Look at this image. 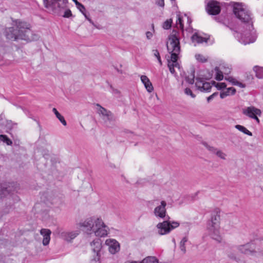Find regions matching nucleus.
<instances>
[{
  "label": "nucleus",
  "instance_id": "bb28decb",
  "mask_svg": "<svg viewBox=\"0 0 263 263\" xmlns=\"http://www.w3.org/2000/svg\"><path fill=\"white\" fill-rule=\"evenodd\" d=\"M139 263H158V260L154 256H148Z\"/></svg>",
  "mask_w": 263,
  "mask_h": 263
},
{
  "label": "nucleus",
  "instance_id": "79ce46f5",
  "mask_svg": "<svg viewBox=\"0 0 263 263\" xmlns=\"http://www.w3.org/2000/svg\"><path fill=\"white\" fill-rule=\"evenodd\" d=\"M217 93H214L213 94H212V95H211L210 96H209V97L207 98V101L208 102H209L211 100H212L213 98H214V97L216 95H217Z\"/></svg>",
  "mask_w": 263,
  "mask_h": 263
},
{
  "label": "nucleus",
  "instance_id": "cd10ccee",
  "mask_svg": "<svg viewBox=\"0 0 263 263\" xmlns=\"http://www.w3.org/2000/svg\"><path fill=\"white\" fill-rule=\"evenodd\" d=\"M187 240L186 237H184L180 242V249L183 253H185L186 252L185 243L187 241Z\"/></svg>",
  "mask_w": 263,
  "mask_h": 263
},
{
  "label": "nucleus",
  "instance_id": "f03ea898",
  "mask_svg": "<svg viewBox=\"0 0 263 263\" xmlns=\"http://www.w3.org/2000/svg\"><path fill=\"white\" fill-rule=\"evenodd\" d=\"M12 27L7 28L4 34L6 37L9 40L17 41L23 40L28 42L36 39L30 30V26L26 22L17 20L12 22Z\"/></svg>",
  "mask_w": 263,
  "mask_h": 263
},
{
  "label": "nucleus",
  "instance_id": "b1692460",
  "mask_svg": "<svg viewBox=\"0 0 263 263\" xmlns=\"http://www.w3.org/2000/svg\"><path fill=\"white\" fill-rule=\"evenodd\" d=\"M253 70L256 73V76L259 79L263 78V67L255 66Z\"/></svg>",
  "mask_w": 263,
  "mask_h": 263
},
{
  "label": "nucleus",
  "instance_id": "f3484780",
  "mask_svg": "<svg viewBox=\"0 0 263 263\" xmlns=\"http://www.w3.org/2000/svg\"><path fill=\"white\" fill-rule=\"evenodd\" d=\"M203 144L209 151L215 154L219 158L222 160H225L226 159L227 155L222 151L216 148H215L213 146H211L209 145L207 143H203Z\"/></svg>",
  "mask_w": 263,
  "mask_h": 263
},
{
  "label": "nucleus",
  "instance_id": "a19ab883",
  "mask_svg": "<svg viewBox=\"0 0 263 263\" xmlns=\"http://www.w3.org/2000/svg\"><path fill=\"white\" fill-rule=\"evenodd\" d=\"M234 85L238 86L241 88H244L245 87V85L237 81H236V83H234Z\"/></svg>",
  "mask_w": 263,
  "mask_h": 263
},
{
  "label": "nucleus",
  "instance_id": "a878e982",
  "mask_svg": "<svg viewBox=\"0 0 263 263\" xmlns=\"http://www.w3.org/2000/svg\"><path fill=\"white\" fill-rule=\"evenodd\" d=\"M235 128L237 129L240 132L246 134L248 136H252V134L251 132H250L248 129H247L245 126L240 125H235Z\"/></svg>",
  "mask_w": 263,
  "mask_h": 263
},
{
  "label": "nucleus",
  "instance_id": "6e6552de",
  "mask_svg": "<svg viewBox=\"0 0 263 263\" xmlns=\"http://www.w3.org/2000/svg\"><path fill=\"white\" fill-rule=\"evenodd\" d=\"M67 0H43V4L47 9L61 10L67 7Z\"/></svg>",
  "mask_w": 263,
  "mask_h": 263
},
{
  "label": "nucleus",
  "instance_id": "c756f323",
  "mask_svg": "<svg viewBox=\"0 0 263 263\" xmlns=\"http://www.w3.org/2000/svg\"><path fill=\"white\" fill-rule=\"evenodd\" d=\"M0 140L6 143L8 145H10L12 143L10 139H9L6 135H1Z\"/></svg>",
  "mask_w": 263,
  "mask_h": 263
},
{
  "label": "nucleus",
  "instance_id": "c85d7f7f",
  "mask_svg": "<svg viewBox=\"0 0 263 263\" xmlns=\"http://www.w3.org/2000/svg\"><path fill=\"white\" fill-rule=\"evenodd\" d=\"M212 84L217 88V89L220 90L221 89L224 88L226 87L227 85L225 83L219 82L216 83L214 81H212Z\"/></svg>",
  "mask_w": 263,
  "mask_h": 263
},
{
  "label": "nucleus",
  "instance_id": "4c0bfd02",
  "mask_svg": "<svg viewBox=\"0 0 263 263\" xmlns=\"http://www.w3.org/2000/svg\"><path fill=\"white\" fill-rule=\"evenodd\" d=\"M77 7L82 13L85 12V8L82 4L80 3Z\"/></svg>",
  "mask_w": 263,
  "mask_h": 263
},
{
  "label": "nucleus",
  "instance_id": "58836bf2",
  "mask_svg": "<svg viewBox=\"0 0 263 263\" xmlns=\"http://www.w3.org/2000/svg\"><path fill=\"white\" fill-rule=\"evenodd\" d=\"M72 15L71 12L69 9H67L65 11L63 17L68 18Z\"/></svg>",
  "mask_w": 263,
  "mask_h": 263
},
{
  "label": "nucleus",
  "instance_id": "1a4fd4ad",
  "mask_svg": "<svg viewBox=\"0 0 263 263\" xmlns=\"http://www.w3.org/2000/svg\"><path fill=\"white\" fill-rule=\"evenodd\" d=\"M242 112L244 115L255 120L257 124L260 123L258 117L261 115V111L260 109L254 106H251L243 108Z\"/></svg>",
  "mask_w": 263,
  "mask_h": 263
},
{
  "label": "nucleus",
  "instance_id": "423d86ee",
  "mask_svg": "<svg viewBox=\"0 0 263 263\" xmlns=\"http://www.w3.org/2000/svg\"><path fill=\"white\" fill-rule=\"evenodd\" d=\"M180 224L178 221L164 220L156 225L157 233L160 235L169 234L172 230L178 228Z\"/></svg>",
  "mask_w": 263,
  "mask_h": 263
},
{
  "label": "nucleus",
  "instance_id": "e433bc0d",
  "mask_svg": "<svg viewBox=\"0 0 263 263\" xmlns=\"http://www.w3.org/2000/svg\"><path fill=\"white\" fill-rule=\"evenodd\" d=\"M186 81L189 83V84H193L194 82V76L192 74H191L190 76H188L186 78Z\"/></svg>",
  "mask_w": 263,
  "mask_h": 263
},
{
  "label": "nucleus",
  "instance_id": "473e14b6",
  "mask_svg": "<svg viewBox=\"0 0 263 263\" xmlns=\"http://www.w3.org/2000/svg\"><path fill=\"white\" fill-rule=\"evenodd\" d=\"M219 67L225 75H227L231 72V68L228 67H226L224 66H221Z\"/></svg>",
  "mask_w": 263,
  "mask_h": 263
},
{
  "label": "nucleus",
  "instance_id": "ddd939ff",
  "mask_svg": "<svg viewBox=\"0 0 263 263\" xmlns=\"http://www.w3.org/2000/svg\"><path fill=\"white\" fill-rule=\"evenodd\" d=\"M166 202L162 200L160 204L156 206L154 210V214L155 216L159 219H165L166 217H168L166 215Z\"/></svg>",
  "mask_w": 263,
  "mask_h": 263
},
{
  "label": "nucleus",
  "instance_id": "f257e3e1",
  "mask_svg": "<svg viewBox=\"0 0 263 263\" xmlns=\"http://www.w3.org/2000/svg\"><path fill=\"white\" fill-rule=\"evenodd\" d=\"M233 7L234 14L241 22L238 28V32L235 31L234 33V36L244 45L254 42L256 39V34L254 30L250 11L242 3H235Z\"/></svg>",
  "mask_w": 263,
  "mask_h": 263
},
{
  "label": "nucleus",
  "instance_id": "6ab92c4d",
  "mask_svg": "<svg viewBox=\"0 0 263 263\" xmlns=\"http://www.w3.org/2000/svg\"><path fill=\"white\" fill-rule=\"evenodd\" d=\"M97 106L98 114L101 115L104 120H110L112 119V115L110 111L107 110L99 104H97Z\"/></svg>",
  "mask_w": 263,
  "mask_h": 263
},
{
  "label": "nucleus",
  "instance_id": "a211bd4d",
  "mask_svg": "<svg viewBox=\"0 0 263 263\" xmlns=\"http://www.w3.org/2000/svg\"><path fill=\"white\" fill-rule=\"evenodd\" d=\"M40 234L43 236V244L47 246L49 243L50 240V235L51 231L48 229H42L40 230Z\"/></svg>",
  "mask_w": 263,
  "mask_h": 263
},
{
  "label": "nucleus",
  "instance_id": "2eb2a0df",
  "mask_svg": "<svg viewBox=\"0 0 263 263\" xmlns=\"http://www.w3.org/2000/svg\"><path fill=\"white\" fill-rule=\"evenodd\" d=\"M105 243L108 246L109 251L112 254H115L120 250V245L115 239H107L105 241Z\"/></svg>",
  "mask_w": 263,
  "mask_h": 263
},
{
  "label": "nucleus",
  "instance_id": "f704fd0d",
  "mask_svg": "<svg viewBox=\"0 0 263 263\" xmlns=\"http://www.w3.org/2000/svg\"><path fill=\"white\" fill-rule=\"evenodd\" d=\"M225 80L231 83L233 85L236 83L237 80L233 77L230 76H226Z\"/></svg>",
  "mask_w": 263,
  "mask_h": 263
},
{
  "label": "nucleus",
  "instance_id": "9b49d317",
  "mask_svg": "<svg viewBox=\"0 0 263 263\" xmlns=\"http://www.w3.org/2000/svg\"><path fill=\"white\" fill-rule=\"evenodd\" d=\"M90 246L91 251L94 253L93 259L95 261H99L102 248L101 240L98 238H95L90 242Z\"/></svg>",
  "mask_w": 263,
  "mask_h": 263
},
{
  "label": "nucleus",
  "instance_id": "aec40b11",
  "mask_svg": "<svg viewBox=\"0 0 263 263\" xmlns=\"http://www.w3.org/2000/svg\"><path fill=\"white\" fill-rule=\"evenodd\" d=\"M140 79L146 90L148 92H152L154 90V87L148 77L146 76L142 75L140 77Z\"/></svg>",
  "mask_w": 263,
  "mask_h": 263
},
{
  "label": "nucleus",
  "instance_id": "5701e85b",
  "mask_svg": "<svg viewBox=\"0 0 263 263\" xmlns=\"http://www.w3.org/2000/svg\"><path fill=\"white\" fill-rule=\"evenodd\" d=\"M215 79L217 81H221L223 78V71L221 70L220 68L219 67H216L215 68Z\"/></svg>",
  "mask_w": 263,
  "mask_h": 263
},
{
  "label": "nucleus",
  "instance_id": "7c9ffc66",
  "mask_svg": "<svg viewBox=\"0 0 263 263\" xmlns=\"http://www.w3.org/2000/svg\"><path fill=\"white\" fill-rule=\"evenodd\" d=\"M195 58L197 60V61L201 63L205 62L207 61L206 58L200 54H196Z\"/></svg>",
  "mask_w": 263,
  "mask_h": 263
},
{
  "label": "nucleus",
  "instance_id": "39448f33",
  "mask_svg": "<svg viewBox=\"0 0 263 263\" xmlns=\"http://www.w3.org/2000/svg\"><path fill=\"white\" fill-rule=\"evenodd\" d=\"M220 211L219 209H215L212 213L211 219L207 224V230L212 238L220 242L221 237L220 235Z\"/></svg>",
  "mask_w": 263,
  "mask_h": 263
},
{
  "label": "nucleus",
  "instance_id": "4468645a",
  "mask_svg": "<svg viewBox=\"0 0 263 263\" xmlns=\"http://www.w3.org/2000/svg\"><path fill=\"white\" fill-rule=\"evenodd\" d=\"M195 85L199 90L202 92H208L210 91L212 84V81L211 83L205 81L203 79L196 78Z\"/></svg>",
  "mask_w": 263,
  "mask_h": 263
},
{
  "label": "nucleus",
  "instance_id": "9d476101",
  "mask_svg": "<svg viewBox=\"0 0 263 263\" xmlns=\"http://www.w3.org/2000/svg\"><path fill=\"white\" fill-rule=\"evenodd\" d=\"M177 16L176 27L181 29L182 30H183L185 28L186 30L189 31L190 24L192 22L191 18L185 14L184 15L177 14Z\"/></svg>",
  "mask_w": 263,
  "mask_h": 263
},
{
  "label": "nucleus",
  "instance_id": "c03bdc74",
  "mask_svg": "<svg viewBox=\"0 0 263 263\" xmlns=\"http://www.w3.org/2000/svg\"><path fill=\"white\" fill-rule=\"evenodd\" d=\"M146 37L148 39H150L152 38V37L153 36V34L152 32H149V31H147L146 33Z\"/></svg>",
  "mask_w": 263,
  "mask_h": 263
},
{
  "label": "nucleus",
  "instance_id": "ea45409f",
  "mask_svg": "<svg viewBox=\"0 0 263 263\" xmlns=\"http://www.w3.org/2000/svg\"><path fill=\"white\" fill-rule=\"evenodd\" d=\"M156 3L159 6L163 7L164 6V0H156Z\"/></svg>",
  "mask_w": 263,
  "mask_h": 263
},
{
  "label": "nucleus",
  "instance_id": "412c9836",
  "mask_svg": "<svg viewBox=\"0 0 263 263\" xmlns=\"http://www.w3.org/2000/svg\"><path fill=\"white\" fill-rule=\"evenodd\" d=\"M192 41L194 43L195 46L196 44H201L203 42H207L208 38L203 37L199 34L198 33L195 32L192 36Z\"/></svg>",
  "mask_w": 263,
  "mask_h": 263
},
{
  "label": "nucleus",
  "instance_id": "a18cd8bd",
  "mask_svg": "<svg viewBox=\"0 0 263 263\" xmlns=\"http://www.w3.org/2000/svg\"><path fill=\"white\" fill-rule=\"evenodd\" d=\"M72 1L75 3L77 7L80 4L77 0H72Z\"/></svg>",
  "mask_w": 263,
  "mask_h": 263
},
{
  "label": "nucleus",
  "instance_id": "72a5a7b5",
  "mask_svg": "<svg viewBox=\"0 0 263 263\" xmlns=\"http://www.w3.org/2000/svg\"><path fill=\"white\" fill-rule=\"evenodd\" d=\"M154 56L157 59L158 61L160 66L162 65V61L161 60L160 55L159 51L157 50H155L153 51Z\"/></svg>",
  "mask_w": 263,
  "mask_h": 263
},
{
  "label": "nucleus",
  "instance_id": "49530a36",
  "mask_svg": "<svg viewBox=\"0 0 263 263\" xmlns=\"http://www.w3.org/2000/svg\"><path fill=\"white\" fill-rule=\"evenodd\" d=\"M171 1L173 2V1H175V0H171Z\"/></svg>",
  "mask_w": 263,
  "mask_h": 263
},
{
  "label": "nucleus",
  "instance_id": "c9c22d12",
  "mask_svg": "<svg viewBox=\"0 0 263 263\" xmlns=\"http://www.w3.org/2000/svg\"><path fill=\"white\" fill-rule=\"evenodd\" d=\"M184 92L186 95L190 96L193 98L195 97V95L192 92V90L190 88H185Z\"/></svg>",
  "mask_w": 263,
  "mask_h": 263
},
{
  "label": "nucleus",
  "instance_id": "0eeeda50",
  "mask_svg": "<svg viewBox=\"0 0 263 263\" xmlns=\"http://www.w3.org/2000/svg\"><path fill=\"white\" fill-rule=\"evenodd\" d=\"M258 241L255 243H249L238 247V250L242 253L249 255L259 256L262 253L260 251V248L258 246Z\"/></svg>",
  "mask_w": 263,
  "mask_h": 263
},
{
  "label": "nucleus",
  "instance_id": "dca6fc26",
  "mask_svg": "<svg viewBox=\"0 0 263 263\" xmlns=\"http://www.w3.org/2000/svg\"><path fill=\"white\" fill-rule=\"evenodd\" d=\"M80 233L79 230H76L71 232H63L60 234L62 238L67 241H70L71 240L76 238Z\"/></svg>",
  "mask_w": 263,
  "mask_h": 263
},
{
  "label": "nucleus",
  "instance_id": "20e7f679",
  "mask_svg": "<svg viewBox=\"0 0 263 263\" xmlns=\"http://www.w3.org/2000/svg\"><path fill=\"white\" fill-rule=\"evenodd\" d=\"M80 228H84L88 232L93 233L97 237H103L107 235L108 228L101 217L95 216L89 217L78 223Z\"/></svg>",
  "mask_w": 263,
  "mask_h": 263
},
{
  "label": "nucleus",
  "instance_id": "de8ad7c7",
  "mask_svg": "<svg viewBox=\"0 0 263 263\" xmlns=\"http://www.w3.org/2000/svg\"><path fill=\"white\" fill-rule=\"evenodd\" d=\"M1 60V58H0V60Z\"/></svg>",
  "mask_w": 263,
  "mask_h": 263
},
{
  "label": "nucleus",
  "instance_id": "2f4dec72",
  "mask_svg": "<svg viewBox=\"0 0 263 263\" xmlns=\"http://www.w3.org/2000/svg\"><path fill=\"white\" fill-rule=\"evenodd\" d=\"M172 23V20L171 19L167 20L165 21L163 24V28L164 29H168L171 28Z\"/></svg>",
  "mask_w": 263,
  "mask_h": 263
},
{
  "label": "nucleus",
  "instance_id": "4be33fe9",
  "mask_svg": "<svg viewBox=\"0 0 263 263\" xmlns=\"http://www.w3.org/2000/svg\"><path fill=\"white\" fill-rule=\"evenodd\" d=\"M236 89L234 87H229L222 90L220 92V97L221 99H223L227 96L234 95Z\"/></svg>",
  "mask_w": 263,
  "mask_h": 263
},
{
  "label": "nucleus",
  "instance_id": "7ed1b4c3",
  "mask_svg": "<svg viewBox=\"0 0 263 263\" xmlns=\"http://www.w3.org/2000/svg\"><path fill=\"white\" fill-rule=\"evenodd\" d=\"M168 52L171 54V58L167 61L169 70L172 74L175 73V68L180 69L178 62L180 53V35L179 33L173 30L168 37L166 42Z\"/></svg>",
  "mask_w": 263,
  "mask_h": 263
},
{
  "label": "nucleus",
  "instance_id": "37998d69",
  "mask_svg": "<svg viewBox=\"0 0 263 263\" xmlns=\"http://www.w3.org/2000/svg\"><path fill=\"white\" fill-rule=\"evenodd\" d=\"M82 14L84 15V16H85L86 19H87L90 23H91L92 24H93L92 20L88 16V15H87V14L85 12H84V13H82Z\"/></svg>",
  "mask_w": 263,
  "mask_h": 263
},
{
  "label": "nucleus",
  "instance_id": "f8f14e48",
  "mask_svg": "<svg viewBox=\"0 0 263 263\" xmlns=\"http://www.w3.org/2000/svg\"><path fill=\"white\" fill-rule=\"evenodd\" d=\"M206 10L207 12L211 15H217L220 12V6L219 3L214 1H206Z\"/></svg>",
  "mask_w": 263,
  "mask_h": 263
},
{
  "label": "nucleus",
  "instance_id": "393cba45",
  "mask_svg": "<svg viewBox=\"0 0 263 263\" xmlns=\"http://www.w3.org/2000/svg\"><path fill=\"white\" fill-rule=\"evenodd\" d=\"M52 111L54 112V114H55L56 117L60 120V121L62 123V124L63 125L66 126L67 123H66V121H65L64 117L63 116H62L58 112V111L57 110V109L55 108H53L52 109Z\"/></svg>",
  "mask_w": 263,
  "mask_h": 263
}]
</instances>
